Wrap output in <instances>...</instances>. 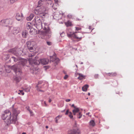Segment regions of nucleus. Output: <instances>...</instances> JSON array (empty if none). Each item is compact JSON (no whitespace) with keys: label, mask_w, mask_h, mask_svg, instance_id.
Instances as JSON below:
<instances>
[{"label":"nucleus","mask_w":134,"mask_h":134,"mask_svg":"<svg viewBox=\"0 0 134 134\" xmlns=\"http://www.w3.org/2000/svg\"><path fill=\"white\" fill-rule=\"evenodd\" d=\"M42 0H40L38 2V6H40L39 5H40L41 4H42ZM40 6H41V5Z\"/></svg>","instance_id":"c9c22d12"},{"label":"nucleus","mask_w":134,"mask_h":134,"mask_svg":"<svg viewBox=\"0 0 134 134\" xmlns=\"http://www.w3.org/2000/svg\"><path fill=\"white\" fill-rule=\"evenodd\" d=\"M47 44L48 45H51L52 44V43L50 42H47Z\"/></svg>","instance_id":"a19ab883"},{"label":"nucleus","mask_w":134,"mask_h":134,"mask_svg":"<svg viewBox=\"0 0 134 134\" xmlns=\"http://www.w3.org/2000/svg\"><path fill=\"white\" fill-rule=\"evenodd\" d=\"M37 48V46L34 47H30L28 48L30 51L31 52H33L35 51H36V49Z\"/></svg>","instance_id":"a211bd4d"},{"label":"nucleus","mask_w":134,"mask_h":134,"mask_svg":"<svg viewBox=\"0 0 134 134\" xmlns=\"http://www.w3.org/2000/svg\"><path fill=\"white\" fill-rule=\"evenodd\" d=\"M77 74L79 76V77L77 78L78 79L81 80L83 79H85V78L86 76L82 74L78 73Z\"/></svg>","instance_id":"4468645a"},{"label":"nucleus","mask_w":134,"mask_h":134,"mask_svg":"<svg viewBox=\"0 0 134 134\" xmlns=\"http://www.w3.org/2000/svg\"><path fill=\"white\" fill-rule=\"evenodd\" d=\"M30 87H27L24 89V90L27 92H29L30 91Z\"/></svg>","instance_id":"473e14b6"},{"label":"nucleus","mask_w":134,"mask_h":134,"mask_svg":"<svg viewBox=\"0 0 134 134\" xmlns=\"http://www.w3.org/2000/svg\"><path fill=\"white\" fill-rule=\"evenodd\" d=\"M68 77V76L67 75H66L64 77V79H66Z\"/></svg>","instance_id":"37998d69"},{"label":"nucleus","mask_w":134,"mask_h":134,"mask_svg":"<svg viewBox=\"0 0 134 134\" xmlns=\"http://www.w3.org/2000/svg\"><path fill=\"white\" fill-rule=\"evenodd\" d=\"M51 101H52V100H51L50 99H49V103L51 102Z\"/></svg>","instance_id":"3c124183"},{"label":"nucleus","mask_w":134,"mask_h":134,"mask_svg":"<svg viewBox=\"0 0 134 134\" xmlns=\"http://www.w3.org/2000/svg\"><path fill=\"white\" fill-rule=\"evenodd\" d=\"M16 18L18 21H22L24 19V18L22 13H18L16 15Z\"/></svg>","instance_id":"6e6552de"},{"label":"nucleus","mask_w":134,"mask_h":134,"mask_svg":"<svg viewBox=\"0 0 134 134\" xmlns=\"http://www.w3.org/2000/svg\"><path fill=\"white\" fill-rule=\"evenodd\" d=\"M80 133V130L77 129H73L69 131L67 134H79Z\"/></svg>","instance_id":"1a4fd4ad"},{"label":"nucleus","mask_w":134,"mask_h":134,"mask_svg":"<svg viewBox=\"0 0 134 134\" xmlns=\"http://www.w3.org/2000/svg\"><path fill=\"white\" fill-rule=\"evenodd\" d=\"M88 85H85L84 86L82 87V89L83 91H86L88 88Z\"/></svg>","instance_id":"393cba45"},{"label":"nucleus","mask_w":134,"mask_h":134,"mask_svg":"<svg viewBox=\"0 0 134 134\" xmlns=\"http://www.w3.org/2000/svg\"><path fill=\"white\" fill-rule=\"evenodd\" d=\"M89 125L90 126L94 127L95 126V124L94 121L93 120H91L89 122Z\"/></svg>","instance_id":"a878e982"},{"label":"nucleus","mask_w":134,"mask_h":134,"mask_svg":"<svg viewBox=\"0 0 134 134\" xmlns=\"http://www.w3.org/2000/svg\"><path fill=\"white\" fill-rule=\"evenodd\" d=\"M6 70V72L8 73H9L10 72V70L8 71L7 70Z\"/></svg>","instance_id":"8fccbe9b"},{"label":"nucleus","mask_w":134,"mask_h":134,"mask_svg":"<svg viewBox=\"0 0 134 134\" xmlns=\"http://www.w3.org/2000/svg\"><path fill=\"white\" fill-rule=\"evenodd\" d=\"M27 63V60L25 59H22L21 61L19 62V64L24 66Z\"/></svg>","instance_id":"dca6fc26"},{"label":"nucleus","mask_w":134,"mask_h":134,"mask_svg":"<svg viewBox=\"0 0 134 134\" xmlns=\"http://www.w3.org/2000/svg\"><path fill=\"white\" fill-rule=\"evenodd\" d=\"M71 107H73L74 108H76V107L74 106V104H72L71 105Z\"/></svg>","instance_id":"de8ad7c7"},{"label":"nucleus","mask_w":134,"mask_h":134,"mask_svg":"<svg viewBox=\"0 0 134 134\" xmlns=\"http://www.w3.org/2000/svg\"><path fill=\"white\" fill-rule=\"evenodd\" d=\"M27 34V32L26 31H23L22 33V36L24 37H26Z\"/></svg>","instance_id":"bb28decb"},{"label":"nucleus","mask_w":134,"mask_h":134,"mask_svg":"<svg viewBox=\"0 0 134 134\" xmlns=\"http://www.w3.org/2000/svg\"><path fill=\"white\" fill-rule=\"evenodd\" d=\"M98 74H96L94 75V77L95 79H97L98 78Z\"/></svg>","instance_id":"ea45409f"},{"label":"nucleus","mask_w":134,"mask_h":134,"mask_svg":"<svg viewBox=\"0 0 134 134\" xmlns=\"http://www.w3.org/2000/svg\"><path fill=\"white\" fill-rule=\"evenodd\" d=\"M45 105H46V102L45 101H44V102Z\"/></svg>","instance_id":"603ef678"},{"label":"nucleus","mask_w":134,"mask_h":134,"mask_svg":"<svg viewBox=\"0 0 134 134\" xmlns=\"http://www.w3.org/2000/svg\"><path fill=\"white\" fill-rule=\"evenodd\" d=\"M34 53H35V54H36V52H34Z\"/></svg>","instance_id":"13d9d810"},{"label":"nucleus","mask_w":134,"mask_h":134,"mask_svg":"<svg viewBox=\"0 0 134 134\" xmlns=\"http://www.w3.org/2000/svg\"><path fill=\"white\" fill-rule=\"evenodd\" d=\"M48 126H46V129H48Z\"/></svg>","instance_id":"864d4df0"},{"label":"nucleus","mask_w":134,"mask_h":134,"mask_svg":"<svg viewBox=\"0 0 134 134\" xmlns=\"http://www.w3.org/2000/svg\"><path fill=\"white\" fill-rule=\"evenodd\" d=\"M8 52L10 53H11L15 55L18 56V54H19L18 52H17V49L16 48H13L10 49L8 50Z\"/></svg>","instance_id":"ddd939ff"},{"label":"nucleus","mask_w":134,"mask_h":134,"mask_svg":"<svg viewBox=\"0 0 134 134\" xmlns=\"http://www.w3.org/2000/svg\"><path fill=\"white\" fill-rule=\"evenodd\" d=\"M17 0H10V3L11 4L15 2Z\"/></svg>","instance_id":"4c0bfd02"},{"label":"nucleus","mask_w":134,"mask_h":134,"mask_svg":"<svg viewBox=\"0 0 134 134\" xmlns=\"http://www.w3.org/2000/svg\"><path fill=\"white\" fill-rule=\"evenodd\" d=\"M76 31H79L81 30V28L79 27H76Z\"/></svg>","instance_id":"e433bc0d"},{"label":"nucleus","mask_w":134,"mask_h":134,"mask_svg":"<svg viewBox=\"0 0 134 134\" xmlns=\"http://www.w3.org/2000/svg\"><path fill=\"white\" fill-rule=\"evenodd\" d=\"M87 33H89V32H87Z\"/></svg>","instance_id":"bf43d9fd"},{"label":"nucleus","mask_w":134,"mask_h":134,"mask_svg":"<svg viewBox=\"0 0 134 134\" xmlns=\"http://www.w3.org/2000/svg\"><path fill=\"white\" fill-rule=\"evenodd\" d=\"M54 2L55 3H57L58 2V0H54Z\"/></svg>","instance_id":"09e8293b"},{"label":"nucleus","mask_w":134,"mask_h":134,"mask_svg":"<svg viewBox=\"0 0 134 134\" xmlns=\"http://www.w3.org/2000/svg\"><path fill=\"white\" fill-rule=\"evenodd\" d=\"M14 79L16 82H19L21 80V78L20 77H16Z\"/></svg>","instance_id":"c756f323"},{"label":"nucleus","mask_w":134,"mask_h":134,"mask_svg":"<svg viewBox=\"0 0 134 134\" xmlns=\"http://www.w3.org/2000/svg\"><path fill=\"white\" fill-rule=\"evenodd\" d=\"M45 31L44 32H42L41 31H40L39 32V34L38 35V37L42 39H44V37L45 36H48V37H50L51 36L52 33L51 32V35L49 36V34L47 33L46 32V31L47 30H44Z\"/></svg>","instance_id":"423d86ee"},{"label":"nucleus","mask_w":134,"mask_h":134,"mask_svg":"<svg viewBox=\"0 0 134 134\" xmlns=\"http://www.w3.org/2000/svg\"><path fill=\"white\" fill-rule=\"evenodd\" d=\"M12 22V20L11 19H7L1 20L0 21V24L2 25L7 26L10 24H11Z\"/></svg>","instance_id":"39448f33"},{"label":"nucleus","mask_w":134,"mask_h":134,"mask_svg":"<svg viewBox=\"0 0 134 134\" xmlns=\"http://www.w3.org/2000/svg\"><path fill=\"white\" fill-rule=\"evenodd\" d=\"M19 31L16 28H14L13 31V34H16L18 33Z\"/></svg>","instance_id":"c85d7f7f"},{"label":"nucleus","mask_w":134,"mask_h":134,"mask_svg":"<svg viewBox=\"0 0 134 134\" xmlns=\"http://www.w3.org/2000/svg\"><path fill=\"white\" fill-rule=\"evenodd\" d=\"M62 117L61 115H58L55 118V122L57 123L58 122V120Z\"/></svg>","instance_id":"cd10ccee"},{"label":"nucleus","mask_w":134,"mask_h":134,"mask_svg":"<svg viewBox=\"0 0 134 134\" xmlns=\"http://www.w3.org/2000/svg\"><path fill=\"white\" fill-rule=\"evenodd\" d=\"M18 113L16 110L13 112L12 116L10 111L9 110H7L4 111V114L2 115V119L7 122V124L11 123L15 124L17 121V116Z\"/></svg>","instance_id":"f257e3e1"},{"label":"nucleus","mask_w":134,"mask_h":134,"mask_svg":"<svg viewBox=\"0 0 134 134\" xmlns=\"http://www.w3.org/2000/svg\"><path fill=\"white\" fill-rule=\"evenodd\" d=\"M48 9L43 5L38 6L36 8L35 12L37 14L40 15V16L44 18L47 13Z\"/></svg>","instance_id":"20e7f679"},{"label":"nucleus","mask_w":134,"mask_h":134,"mask_svg":"<svg viewBox=\"0 0 134 134\" xmlns=\"http://www.w3.org/2000/svg\"><path fill=\"white\" fill-rule=\"evenodd\" d=\"M32 26V25L30 23L28 22L26 24V28L27 29H30L31 28Z\"/></svg>","instance_id":"5701e85b"},{"label":"nucleus","mask_w":134,"mask_h":134,"mask_svg":"<svg viewBox=\"0 0 134 134\" xmlns=\"http://www.w3.org/2000/svg\"><path fill=\"white\" fill-rule=\"evenodd\" d=\"M50 60L51 62H53L56 60H57V63L59 62V59L58 58H55L54 56H50Z\"/></svg>","instance_id":"6ab92c4d"},{"label":"nucleus","mask_w":134,"mask_h":134,"mask_svg":"<svg viewBox=\"0 0 134 134\" xmlns=\"http://www.w3.org/2000/svg\"><path fill=\"white\" fill-rule=\"evenodd\" d=\"M35 21L36 24V27L38 29H40L42 28L43 30L47 29L46 32L48 34L49 36L51 35V31L45 21L42 19L41 20L38 16H35Z\"/></svg>","instance_id":"f03ea898"},{"label":"nucleus","mask_w":134,"mask_h":134,"mask_svg":"<svg viewBox=\"0 0 134 134\" xmlns=\"http://www.w3.org/2000/svg\"><path fill=\"white\" fill-rule=\"evenodd\" d=\"M83 34L79 32H75L74 38L79 39L81 40L82 38Z\"/></svg>","instance_id":"9b49d317"},{"label":"nucleus","mask_w":134,"mask_h":134,"mask_svg":"<svg viewBox=\"0 0 134 134\" xmlns=\"http://www.w3.org/2000/svg\"><path fill=\"white\" fill-rule=\"evenodd\" d=\"M30 33L31 34H33V33L32 32V31L34 30V29L32 28H30Z\"/></svg>","instance_id":"58836bf2"},{"label":"nucleus","mask_w":134,"mask_h":134,"mask_svg":"<svg viewBox=\"0 0 134 134\" xmlns=\"http://www.w3.org/2000/svg\"><path fill=\"white\" fill-rule=\"evenodd\" d=\"M29 54V56L30 57H32V56H34V54Z\"/></svg>","instance_id":"49530a36"},{"label":"nucleus","mask_w":134,"mask_h":134,"mask_svg":"<svg viewBox=\"0 0 134 134\" xmlns=\"http://www.w3.org/2000/svg\"><path fill=\"white\" fill-rule=\"evenodd\" d=\"M26 44L28 48L36 46V43L33 41H28L27 42Z\"/></svg>","instance_id":"f8f14e48"},{"label":"nucleus","mask_w":134,"mask_h":134,"mask_svg":"<svg viewBox=\"0 0 134 134\" xmlns=\"http://www.w3.org/2000/svg\"><path fill=\"white\" fill-rule=\"evenodd\" d=\"M26 108L29 111H31L29 107H26Z\"/></svg>","instance_id":"c03bdc74"},{"label":"nucleus","mask_w":134,"mask_h":134,"mask_svg":"<svg viewBox=\"0 0 134 134\" xmlns=\"http://www.w3.org/2000/svg\"><path fill=\"white\" fill-rule=\"evenodd\" d=\"M65 24L67 27L72 26L71 21L69 20H68L67 22H65Z\"/></svg>","instance_id":"412c9836"},{"label":"nucleus","mask_w":134,"mask_h":134,"mask_svg":"<svg viewBox=\"0 0 134 134\" xmlns=\"http://www.w3.org/2000/svg\"><path fill=\"white\" fill-rule=\"evenodd\" d=\"M66 101L67 102H70V99H66Z\"/></svg>","instance_id":"a18cd8bd"},{"label":"nucleus","mask_w":134,"mask_h":134,"mask_svg":"<svg viewBox=\"0 0 134 134\" xmlns=\"http://www.w3.org/2000/svg\"><path fill=\"white\" fill-rule=\"evenodd\" d=\"M38 58V57H36L35 58L32 59V58H30L28 60L29 63L31 65L34 64L35 65H39L40 63L46 65L48 64L49 62V60L47 59H41L40 61L37 60L36 59Z\"/></svg>","instance_id":"7ed1b4c3"},{"label":"nucleus","mask_w":134,"mask_h":134,"mask_svg":"<svg viewBox=\"0 0 134 134\" xmlns=\"http://www.w3.org/2000/svg\"><path fill=\"white\" fill-rule=\"evenodd\" d=\"M22 134H26V133L25 132H23L22 133Z\"/></svg>","instance_id":"6e6d98bb"},{"label":"nucleus","mask_w":134,"mask_h":134,"mask_svg":"<svg viewBox=\"0 0 134 134\" xmlns=\"http://www.w3.org/2000/svg\"><path fill=\"white\" fill-rule=\"evenodd\" d=\"M88 96H90V93H88Z\"/></svg>","instance_id":"5fc2aeb1"},{"label":"nucleus","mask_w":134,"mask_h":134,"mask_svg":"<svg viewBox=\"0 0 134 134\" xmlns=\"http://www.w3.org/2000/svg\"><path fill=\"white\" fill-rule=\"evenodd\" d=\"M93 28H92V27L91 26H89L88 29L90 30V32L93 29Z\"/></svg>","instance_id":"72a5a7b5"},{"label":"nucleus","mask_w":134,"mask_h":134,"mask_svg":"<svg viewBox=\"0 0 134 134\" xmlns=\"http://www.w3.org/2000/svg\"><path fill=\"white\" fill-rule=\"evenodd\" d=\"M90 113H87L86 114H87V115H88V114H90Z\"/></svg>","instance_id":"4d7b16f0"},{"label":"nucleus","mask_w":134,"mask_h":134,"mask_svg":"<svg viewBox=\"0 0 134 134\" xmlns=\"http://www.w3.org/2000/svg\"><path fill=\"white\" fill-rule=\"evenodd\" d=\"M43 83V82L41 81H39L38 82V84L37 86H36V88H37V90L39 91H42V90H40L38 88V87H40V85L42 83Z\"/></svg>","instance_id":"4be33fe9"},{"label":"nucleus","mask_w":134,"mask_h":134,"mask_svg":"<svg viewBox=\"0 0 134 134\" xmlns=\"http://www.w3.org/2000/svg\"><path fill=\"white\" fill-rule=\"evenodd\" d=\"M67 18L70 19H72L73 17V15L71 14H68L67 16Z\"/></svg>","instance_id":"7c9ffc66"},{"label":"nucleus","mask_w":134,"mask_h":134,"mask_svg":"<svg viewBox=\"0 0 134 134\" xmlns=\"http://www.w3.org/2000/svg\"><path fill=\"white\" fill-rule=\"evenodd\" d=\"M75 32H67V35L69 37H73L74 38V35Z\"/></svg>","instance_id":"2eb2a0df"},{"label":"nucleus","mask_w":134,"mask_h":134,"mask_svg":"<svg viewBox=\"0 0 134 134\" xmlns=\"http://www.w3.org/2000/svg\"><path fill=\"white\" fill-rule=\"evenodd\" d=\"M72 112L74 115H77V117L79 119L82 116L81 113L80 111V110L78 108H75L73 110Z\"/></svg>","instance_id":"0eeeda50"},{"label":"nucleus","mask_w":134,"mask_h":134,"mask_svg":"<svg viewBox=\"0 0 134 134\" xmlns=\"http://www.w3.org/2000/svg\"><path fill=\"white\" fill-rule=\"evenodd\" d=\"M30 113V114L31 116H33L34 115V114L33 113V112L32 111H29Z\"/></svg>","instance_id":"79ce46f5"},{"label":"nucleus","mask_w":134,"mask_h":134,"mask_svg":"<svg viewBox=\"0 0 134 134\" xmlns=\"http://www.w3.org/2000/svg\"><path fill=\"white\" fill-rule=\"evenodd\" d=\"M106 75L107 76L112 77L116 76V75H117V74L116 72H114L107 73Z\"/></svg>","instance_id":"aec40b11"},{"label":"nucleus","mask_w":134,"mask_h":134,"mask_svg":"<svg viewBox=\"0 0 134 134\" xmlns=\"http://www.w3.org/2000/svg\"><path fill=\"white\" fill-rule=\"evenodd\" d=\"M12 58L13 59V60H14V62H16L18 60L16 58H15L14 57H12Z\"/></svg>","instance_id":"f704fd0d"},{"label":"nucleus","mask_w":134,"mask_h":134,"mask_svg":"<svg viewBox=\"0 0 134 134\" xmlns=\"http://www.w3.org/2000/svg\"><path fill=\"white\" fill-rule=\"evenodd\" d=\"M18 66L16 65H15L13 66L11 68L12 69H13L15 73L17 74L18 73L20 74L21 72V70L18 68Z\"/></svg>","instance_id":"9d476101"},{"label":"nucleus","mask_w":134,"mask_h":134,"mask_svg":"<svg viewBox=\"0 0 134 134\" xmlns=\"http://www.w3.org/2000/svg\"><path fill=\"white\" fill-rule=\"evenodd\" d=\"M19 92H18V93L19 94H21L22 95H23L24 94V93L23 92V90H19Z\"/></svg>","instance_id":"2f4dec72"},{"label":"nucleus","mask_w":134,"mask_h":134,"mask_svg":"<svg viewBox=\"0 0 134 134\" xmlns=\"http://www.w3.org/2000/svg\"><path fill=\"white\" fill-rule=\"evenodd\" d=\"M34 16V15L33 14H31L29 16L27 17V19L28 20H31L33 18Z\"/></svg>","instance_id":"b1692460"},{"label":"nucleus","mask_w":134,"mask_h":134,"mask_svg":"<svg viewBox=\"0 0 134 134\" xmlns=\"http://www.w3.org/2000/svg\"><path fill=\"white\" fill-rule=\"evenodd\" d=\"M69 114L68 116L70 119H72L73 117L72 113L71 112L69 111V110L68 109L65 113V115H68Z\"/></svg>","instance_id":"f3484780"}]
</instances>
